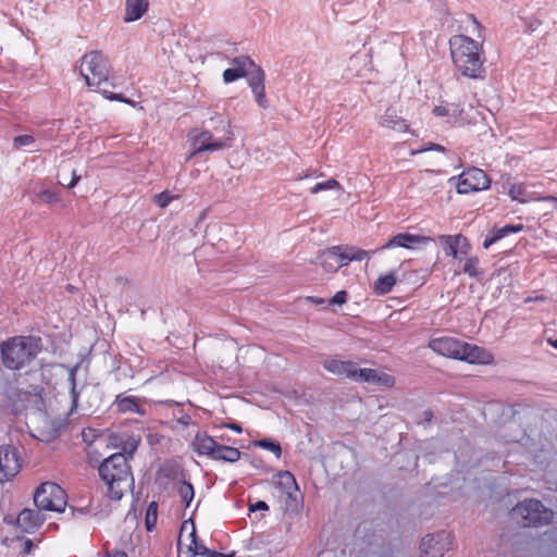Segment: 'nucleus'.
I'll return each instance as SVG.
<instances>
[{"instance_id": "6e6552de", "label": "nucleus", "mask_w": 557, "mask_h": 557, "mask_svg": "<svg viewBox=\"0 0 557 557\" xmlns=\"http://www.w3.org/2000/svg\"><path fill=\"white\" fill-rule=\"evenodd\" d=\"M491 181L486 173L478 168H471L463 171L457 183V191L459 194H470L487 189Z\"/></svg>"}, {"instance_id": "f03ea898", "label": "nucleus", "mask_w": 557, "mask_h": 557, "mask_svg": "<svg viewBox=\"0 0 557 557\" xmlns=\"http://www.w3.org/2000/svg\"><path fill=\"white\" fill-rule=\"evenodd\" d=\"M42 350L41 338L30 335H16L0 345L1 362L11 371H20L29 366Z\"/></svg>"}, {"instance_id": "6ab92c4d", "label": "nucleus", "mask_w": 557, "mask_h": 557, "mask_svg": "<svg viewBox=\"0 0 557 557\" xmlns=\"http://www.w3.org/2000/svg\"><path fill=\"white\" fill-rule=\"evenodd\" d=\"M354 364L352 361H344L338 359H326L323 362V368L341 377L350 379L352 376L354 371Z\"/></svg>"}, {"instance_id": "0eeeda50", "label": "nucleus", "mask_w": 557, "mask_h": 557, "mask_svg": "<svg viewBox=\"0 0 557 557\" xmlns=\"http://www.w3.org/2000/svg\"><path fill=\"white\" fill-rule=\"evenodd\" d=\"M34 503L40 510L61 512L66 506L67 497L60 485L45 482L37 487L34 494Z\"/></svg>"}, {"instance_id": "49530a36", "label": "nucleus", "mask_w": 557, "mask_h": 557, "mask_svg": "<svg viewBox=\"0 0 557 557\" xmlns=\"http://www.w3.org/2000/svg\"><path fill=\"white\" fill-rule=\"evenodd\" d=\"M94 433L95 431L91 429H87L82 432L84 442L89 446H91L94 442H103L102 436L95 435Z\"/></svg>"}, {"instance_id": "0e129e2a", "label": "nucleus", "mask_w": 557, "mask_h": 557, "mask_svg": "<svg viewBox=\"0 0 557 557\" xmlns=\"http://www.w3.org/2000/svg\"><path fill=\"white\" fill-rule=\"evenodd\" d=\"M190 420V417L189 416H185L182 420L183 423L187 424Z\"/></svg>"}, {"instance_id": "de8ad7c7", "label": "nucleus", "mask_w": 557, "mask_h": 557, "mask_svg": "<svg viewBox=\"0 0 557 557\" xmlns=\"http://www.w3.org/2000/svg\"><path fill=\"white\" fill-rule=\"evenodd\" d=\"M348 294L346 290L337 292L330 300V305H344L347 301Z\"/></svg>"}, {"instance_id": "a19ab883", "label": "nucleus", "mask_w": 557, "mask_h": 557, "mask_svg": "<svg viewBox=\"0 0 557 557\" xmlns=\"http://www.w3.org/2000/svg\"><path fill=\"white\" fill-rule=\"evenodd\" d=\"M102 95L106 99L110 100V101H119V102H124V103H127L132 107H135V101L131 100V99H127L125 98L122 94H115V92H112V91H109V90H103L102 91Z\"/></svg>"}, {"instance_id": "2eb2a0df", "label": "nucleus", "mask_w": 557, "mask_h": 557, "mask_svg": "<svg viewBox=\"0 0 557 557\" xmlns=\"http://www.w3.org/2000/svg\"><path fill=\"white\" fill-rule=\"evenodd\" d=\"M45 521V517L38 509L26 508L22 510L16 519V527L24 533L36 532Z\"/></svg>"}, {"instance_id": "680f3d73", "label": "nucleus", "mask_w": 557, "mask_h": 557, "mask_svg": "<svg viewBox=\"0 0 557 557\" xmlns=\"http://www.w3.org/2000/svg\"><path fill=\"white\" fill-rule=\"evenodd\" d=\"M32 546H33L32 541H30V540H27V541L25 542V547H24L23 552H24V553H26V554H27V553H29V552H30Z\"/></svg>"}, {"instance_id": "4468645a", "label": "nucleus", "mask_w": 557, "mask_h": 557, "mask_svg": "<svg viewBox=\"0 0 557 557\" xmlns=\"http://www.w3.org/2000/svg\"><path fill=\"white\" fill-rule=\"evenodd\" d=\"M461 356L459 360L466 361L471 364H492L494 356L485 348L478 345L468 344L462 342Z\"/></svg>"}, {"instance_id": "7ed1b4c3", "label": "nucleus", "mask_w": 557, "mask_h": 557, "mask_svg": "<svg viewBox=\"0 0 557 557\" xmlns=\"http://www.w3.org/2000/svg\"><path fill=\"white\" fill-rule=\"evenodd\" d=\"M99 475L107 485L108 496L114 500H120L124 493L134 485L131 467L123 453H116L106 458L99 467Z\"/></svg>"}, {"instance_id": "dca6fc26", "label": "nucleus", "mask_w": 557, "mask_h": 557, "mask_svg": "<svg viewBox=\"0 0 557 557\" xmlns=\"http://www.w3.org/2000/svg\"><path fill=\"white\" fill-rule=\"evenodd\" d=\"M430 240L429 237L409 234V233H399L393 236L385 245L380 247V250L391 249V248H406L413 249L417 245L425 244Z\"/></svg>"}, {"instance_id": "c85d7f7f", "label": "nucleus", "mask_w": 557, "mask_h": 557, "mask_svg": "<svg viewBox=\"0 0 557 557\" xmlns=\"http://www.w3.org/2000/svg\"><path fill=\"white\" fill-rule=\"evenodd\" d=\"M369 383L384 387H393L395 385V377L388 373L373 369Z\"/></svg>"}, {"instance_id": "1a4fd4ad", "label": "nucleus", "mask_w": 557, "mask_h": 557, "mask_svg": "<svg viewBox=\"0 0 557 557\" xmlns=\"http://www.w3.org/2000/svg\"><path fill=\"white\" fill-rule=\"evenodd\" d=\"M23 460L16 448L0 446V483L11 481L22 469Z\"/></svg>"}, {"instance_id": "a211bd4d", "label": "nucleus", "mask_w": 557, "mask_h": 557, "mask_svg": "<svg viewBox=\"0 0 557 557\" xmlns=\"http://www.w3.org/2000/svg\"><path fill=\"white\" fill-rule=\"evenodd\" d=\"M216 443L218 442L206 432H198L191 442V447L199 456H207L210 458L214 453Z\"/></svg>"}, {"instance_id": "4d7b16f0", "label": "nucleus", "mask_w": 557, "mask_h": 557, "mask_svg": "<svg viewBox=\"0 0 557 557\" xmlns=\"http://www.w3.org/2000/svg\"><path fill=\"white\" fill-rule=\"evenodd\" d=\"M106 557H128L124 552L115 550L108 553Z\"/></svg>"}, {"instance_id": "20e7f679", "label": "nucleus", "mask_w": 557, "mask_h": 557, "mask_svg": "<svg viewBox=\"0 0 557 557\" xmlns=\"http://www.w3.org/2000/svg\"><path fill=\"white\" fill-rule=\"evenodd\" d=\"M111 64L99 50L86 52L79 64V73L89 87H100L109 81Z\"/></svg>"}, {"instance_id": "052dcab7", "label": "nucleus", "mask_w": 557, "mask_h": 557, "mask_svg": "<svg viewBox=\"0 0 557 557\" xmlns=\"http://www.w3.org/2000/svg\"><path fill=\"white\" fill-rule=\"evenodd\" d=\"M308 300L315 305L324 304V299L320 297H308Z\"/></svg>"}, {"instance_id": "58836bf2", "label": "nucleus", "mask_w": 557, "mask_h": 557, "mask_svg": "<svg viewBox=\"0 0 557 557\" xmlns=\"http://www.w3.org/2000/svg\"><path fill=\"white\" fill-rule=\"evenodd\" d=\"M335 188L339 189L341 188V184L335 178H330V180H327L325 182L317 183L311 188V194H318V193L323 191V190L335 189Z\"/></svg>"}, {"instance_id": "39448f33", "label": "nucleus", "mask_w": 557, "mask_h": 557, "mask_svg": "<svg viewBox=\"0 0 557 557\" xmlns=\"http://www.w3.org/2000/svg\"><path fill=\"white\" fill-rule=\"evenodd\" d=\"M233 67L240 69L247 73L248 85L259 107L267 109L269 101L265 96V74L261 66L248 55H238L231 60Z\"/></svg>"}, {"instance_id": "37998d69", "label": "nucleus", "mask_w": 557, "mask_h": 557, "mask_svg": "<svg viewBox=\"0 0 557 557\" xmlns=\"http://www.w3.org/2000/svg\"><path fill=\"white\" fill-rule=\"evenodd\" d=\"M174 196H171L168 191H162L153 197V201L156 205H158L160 208L168 207L171 201L174 199Z\"/></svg>"}, {"instance_id": "603ef678", "label": "nucleus", "mask_w": 557, "mask_h": 557, "mask_svg": "<svg viewBox=\"0 0 557 557\" xmlns=\"http://www.w3.org/2000/svg\"><path fill=\"white\" fill-rule=\"evenodd\" d=\"M249 509H250V511L269 510V506L265 502L258 500L257 503L250 505Z\"/></svg>"}, {"instance_id": "9b49d317", "label": "nucleus", "mask_w": 557, "mask_h": 557, "mask_svg": "<svg viewBox=\"0 0 557 557\" xmlns=\"http://www.w3.org/2000/svg\"><path fill=\"white\" fill-rule=\"evenodd\" d=\"M428 347L437 355L459 360L462 341L449 336L435 337L429 341Z\"/></svg>"}, {"instance_id": "e433bc0d", "label": "nucleus", "mask_w": 557, "mask_h": 557, "mask_svg": "<svg viewBox=\"0 0 557 557\" xmlns=\"http://www.w3.org/2000/svg\"><path fill=\"white\" fill-rule=\"evenodd\" d=\"M372 370L373 369L358 368L357 363H355L351 380L360 383H369Z\"/></svg>"}, {"instance_id": "a18cd8bd", "label": "nucleus", "mask_w": 557, "mask_h": 557, "mask_svg": "<svg viewBox=\"0 0 557 557\" xmlns=\"http://www.w3.org/2000/svg\"><path fill=\"white\" fill-rule=\"evenodd\" d=\"M348 250L351 261H361L369 255L367 250L354 246H348Z\"/></svg>"}, {"instance_id": "09e8293b", "label": "nucleus", "mask_w": 557, "mask_h": 557, "mask_svg": "<svg viewBox=\"0 0 557 557\" xmlns=\"http://www.w3.org/2000/svg\"><path fill=\"white\" fill-rule=\"evenodd\" d=\"M187 540L189 541V543L187 544V547L194 546L195 548H201V546H203L202 544L197 542L196 530H195V527L193 523H191V530L187 535Z\"/></svg>"}, {"instance_id": "5fc2aeb1", "label": "nucleus", "mask_w": 557, "mask_h": 557, "mask_svg": "<svg viewBox=\"0 0 557 557\" xmlns=\"http://www.w3.org/2000/svg\"><path fill=\"white\" fill-rule=\"evenodd\" d=\"M79 180H81V175H78L75 171H73L72 180L66 186L69 188H73L74 186H76V184L79 182Z\"/></svg>"}, {"instance_id": "c756f323", "label": "nucleus", "mask_w": 557, "mask_h": 557, "mask_svg": "<svg viewBox=\"0 0 557 557\" xmlns=\"http://www.w3.org/2000/svg\"><path fill=\"white\" fill-rule=\"evenodd\" d=\"M276 484L289 494L292 487L297 488L295 476L289 471H281L276 474Z\"/></svg>"}, {"instance_id": "2f4dec72", "label": "nucleus", "mask_w": 557, "mask_h": 557, "mask_svg": "<svg viewBox=\"0 0 557 557\" xmlns=\"http://www.w3.org/2000/svg\"><path fill=\"white\" fill-rule=\"evenodd\" d=\"M330 249H331V252L336 255L335 261H337L339 269L342 267L347 265L349 262H351L348 246L337 245V246L330 247Z\"/></svg>"}, {"instance_id": "b1692460", "label": "nucleus", "mask_w": 557, "mask_h": 557, "mask_svg": "<svg viewBox=\"0 0 557 557\" xmlns=\"http://www.w3.org/2000/svg\"><path fill=\"white\" fill-rule=\"evenodd\" d=\"M397 282L393 272L380 275L373 284V293L379 296L388 294Z\"/></svg>"}, {"instance_id": "f3484780", "label": "nucleus", "mask_w": 557, "mask_h": 557, "mask_svg": "<svg viewBox=\"0 0 557 557\" xmlns=\"http://www.w3.org/2000/svg\"><path fill=\"white\" fill-rule=\"evenodd\" d=\"M379 125L398 133H408L410 131L408 122L392 107H388L380 116Z\"/></svg>"}, {"instance_id": "8fccbe9b", "label": "nucleus", "mask_w": 557, "mask_h": 557, "mask_svg": "<svg viewBox=\"0 0 557 557\" xmlns=\"http://www.w3.org/2000/svg\"><path fill=\"white\" fill-rule=\"evenodd\" d=\"M430 150L444 152L445 148L442 145H438V144H430L428 147H423V148H421V149H419L417 151H412V154L424 152V151H430Z\"/></svg>"}, {"instance_id": "c03bdc74", "label": "nucleus", "mask_w": 557, "mask_h": 557, "mask_svg": "<svg viewBox=\"0 0 557 557\" xmlns=\"http://www.w3.org/2000/svg\"><path fill=\"white\" fill-rule=\"evenodd\" d=\"M39 198L47 203H54L60 200V195L55 191L45 189L38 194Z\"/></svg>"}, {"instance_id": "338daca9", "label": "nucleus", "mask_w": 557, "mask_h": 557, "mask_svg": "<svg viewBox=\"0 0 557 557\" xmlns=\"http://www.w3.org/2000/svg\"><path fill=\"white\" fill-rule=\"evenodd\" d=\"M413 274H417V271H411L410 272V276L413 275Z\"/></svg>"}, {"instance_id": "cd10ccee", "label": "nucleus", "mask_w": 557, "mask_h": 557, "mask_svg": "<svg viewBox=\"0 0 557 557\" xmlns=\"http://www.w3.org/2000/svg\"><path fill=\"white\" fill-rule=\"evenodd\" d=\"M335 256L336 255L331 252L330 248L325 249L319 256L320 264L325 272L335 273L339 269L337 261H335Z\"/></svg>"}, {"instance_id": "72a5a7b5", "label": "nucleus", "mask_w": 557, "mask_h": 557, "mask_svg": "<svg viewBox=\"0 0 557 557\" xmlns=\"http://www.w3.org/2000/svg\"><path fill=\"white\" fill-rule=\"evenodd\" d=\"M186 554L188 557H196V556L224 557L223 554L218 553L215 550H211V549L207 548L206 546H201V548H195L194 546H188Z\"/></svg>"}, {"instance_id": "c9c22d12", "label": "nucleus", "mask_w": 557, "mask_h": 557, "mask_svg": "<svg viewBox=\"0 0 557 557\" xmlns=\"http://www.w3.org/2000/svg\"><path fill=\"white\" fill-rule=\"evenodd\" d=\"M222 76H223V82L225 84L233 83V82H235L239 78H244V77L248 78L246 72H243L240 69H236V67H230V69L224 70Z\"/></svg>"}, {"instance_id": "ddd939ff", "label": "nucleus", "mask_w": 557, "mask_h": 557, "mask_svg": "<svg viewBox=\"0 0 557 557\" xmlns=\"http://www.w3.org/2000/svg\"><path fill=\"white\" fill-rule=\"evenodd\" d=\"M191 145L194 151L190 153L189 158L205 151L221 150L225 147V140L215 139L210 131H202L191 137Z\"/></svg>"}, {"instance_id": "79ce46f5", "label": "nucleus", "mask_w": 557, "mask_h": 557, "mask_svg": "<svg viewBox=\"0 0 557 557\" xmlns=\"http://www.w3.org/2000/svg\"><path fill=\"white\" fill-rule=\"evenodd\" d=\"M35 143V138L32 135H18L13 139V147L21 149L22 147L29 146Z\"/></svg>"}, {"instance_id": "412c9836", "label": "nucleus", "mask_w": 557, "mask_h": 557, "mask_svg": "<svg viewBox=\"0 0 557 557\" xmlns=\"http://www.w3.org/2000/svg\"><path fill=\"white\" fill-rule=\"evenodd\" d=\"M116 411L120 413H138L143 416L145 411L141 409V406L138 403V399L135 396H123L117 395L114 404Z\"/></svg>"}, {"instance_id": "5701e85b", "label": "nucleus", "mask_w": 557, "mask_h": 557, "mask_svg": "<svg viewBox=\"0 0 557 557\" xmlns=\"http://www.w3.org/2000/svg\"><path fill=\"white\" fill-rule=\"evenodd\" d=\"M242 453L239 449L216 443L211 459L225 462H236L239 460Z\"/></svg>"}, {"instance_id": "f704fd0d", "label": "nucleus", "mask_w": 557, "mask_h": 557, "mask_svg": "<svg viewBox=\"0 0 557 557\" xmlns=\"http://www.w3.org/2000/svg\"><path fill=\"white\" fill-rule=\"evenodd\" d=\"M186 554L188 557H196V556L224 557L223 554L218 553L215 550H211V549L207 548L206 546H201V548H195L194 546H188Z\"/></svg>"}, {"instance_id": "aec40b11", "label": "nucleus", "mask_w": 557, "mask_h": 557, "mask_svg": "<svg viewBox=\"0 0 557 557\" xmlns=\"http://www.w3.org/2000/svg\"><path fill=\"white\" fill-rule=\"evenodd\" d=\"M524 225L523 224H517V225H505L502 227H494L491 232L490 236H486L483 242V247L485 249L490 248L492 245L500 240L502 238L508 236L511 233H519L523 231Z\"/></svg>"}, {"instance_id": "9d476101", "label": "nucleus", "mask_w": 557, "mask_h": 557, "mask_svg": "<svg viewBox=\"0 0 557 557\" xmlns=\"http://www.w3.org/2000/svg\"><path fill=\"white\" fill-rule=\"evenodd\" d=\"M450 546V533L442 531L436 534H428L421 541V557H443Z\"/></svg>"}, {"instance_id": "423d86ee", "label": "nucleus", "mask_w": 557, "mask_h": 557, "mask_svg": "<svg viewBox=\"0 0 557 557\" xmlns=\"http://www.w3.org/2000/svg\"><path fill=\"white\" fill-rule=\"evenodd\" d=\"M511 518L522 527H540L548 524L554 516V512L536 499H527L510 511Z\"/></svg>"}, {"instance_id": "864d4df0", "label": "nucleus", "mask_w": 557, "mask_h": 557, "mask_svg": "<svg viewBox=\"0 0 557 557\" xmlns=\"http://www.w3.org/2000/svg\"><path fill=\"white\" fill-rule=\"evenodd\" d=\"M433 113H434V115L442 117V116H446V115H448L449 110H448V108H447V107H445V106H436V107L433 109Z\"/></svg>"}, {"instance_id": "13d9d810", "label": "nucleus", "mask_w": 557, "mask_h": 557, "mask_svg": "<svg viewBox=\"0 0 557 557\" xmlns=\"http://www.w3.org/2000/svg\"><path fill=\"white\" fill-rule=\"evenodd\" d=\"M224 127H226V132H227V135H228L226 139H227V140H232V139H233V132H232V129H231V123H230V121H226V122H225Z\"/></svg>"}, {"instance_id": "473e14b6", "label": "nucleus", "mask_w": 557, "mask_h": 557, "mask_svg": "<svg viewBox=\"0 0 557 557\" xmlns=\"http://www.w3.org/2000/svg\"><path fill=\"white\" fill-rule=\"evenodd\" d=\"M256 446L270 450L275 455L276 458H280L282 455V447L278 442H275L271 438H263L256 442Z\"/></svg>"}, {"instance_id": "4be33fe9", "label": "nucleus", "mask_w": 557, "mask_h": 557, "mask_svg": "<svg viewBox=\"0 0 557 557\" xmlns=\"http://www.w3.org/2000/svg\"><path fill=\"white\" fill-rule=\"evenodd\" d=\"M148 10L147 0H126L125 2V22L139 20Z\"/></svg>"}, {"instance_id": "393cba45", "label": "nucleus", "mask_w": 557, "mask_h": 557, "mask_svg": "<svg viewBox=\"0 0 557 557\" xmlns=\"http://www.w3.org/2000/svg\"><path fill=\"white\" fill-rule=\"evenodd\" d=\"M159 476L168 481H180L185 479L186 473L184 469L176 462H165L159 469Z\"/></svg>"}, {"instance_id": "f257e3e1", "label": "nucleus", "mask_w": 557, "mask_h": 557, "mask_svg": "<svg viewBox=\"0 0 557 557\" xmlns=\"http://www.w3.org/2000/svg\"><path fill=\"white\" fill-rule=\"evenodd\" d=\"M471 24V33L479 40L465 34L453 35L448 40L449 52L455 72L458 76L469 79L485 77L484 27L473 14L467 16Z\"/></svg>"}, {"instance_id": "6e6d98bb", "label": "nucleus", "mask_w": 557, "mask_h": 557, "mask_svg": "<svg viewBox=\"0 0 557 557\" xmlns=\"http://www.w3.org/2000/svg\"><path fill=\"white\" fill-rule=\"evenodd\" d=\"M225 426L227 429H230V430L235 431L236 433H242L243 432V429H242V426L238 423L232 422V423L225 424Z\"/></svg>"}, {"instance_id": "4c0bfd02", "label": "nucleus", "mask_w": 557, "mask_h": 557, "mask_svg": "<svg viewBox=\"0 0 557 557\" xmlns=\"http://www.w3.org/2000/svg\"><path fill=\"white\" fill-rule=\"evenodd\" d=\"M508 195L511 200H518L520 202H524L525 199L523 197L525 195V186L521 183L512 184L509 187Z\"/></svg>"}, {"instance_id": "69168bd1", "label": "nucleus", "mask_w": 557, "mask_h": 557, "mask_svg": "<svg viewBox=\"0 0 557 557\" xmlns=\"http://www.w3.org/2000/svg\"><path fill=\"white\" fill-rule=\"evenodd\" d=\"M425 416H426V420L429 421L432 417V412L431 411H425Z\"/></svg>"}, {"instance_id": "e2e57ef3", "label": "nucleus", "mask_w": 557, "mask_h": 557, "mask_svg": "<svg viewBox=\"0 0 557 557\" xmlns=\"http://www.w3.org/2000/svg\"><path fill=\"white\" fill-rule=\"evenodd\" d=\"M548 343L550 346H553L554 348H557V339H553V338H549L548 339Z\"/></svg>"}, {"instance_id": "f8f14e48", "label": "nucleus", "mask_w": 557, "mask_h": 557, "mask_svg": "<svg viewBox=\"0 0 557 557\" xmlns=\"http://www.w3.org/2000/svg\"><path fill=\"white\" fill-rule=\"evenodd\" d=\"M438 240L443 245L445 255L454 259H461L463 256H467L471 249L469 240L461 234L441 235L438 236Z\"/></svg>"}, {"instance_id": "bb28decb", "label": "nucleus", "mask_w": 557, "mask_h": 557, "mask_svg": "<svg viewBox=\"0 0 557 557\" xmlns=\"http://www.w3.org/2000/svg\"><path fill=\"white\" fill-rule=\"evenodd\" d=\"M175 492L181 498L185 508H188L195 497V490L193 484L186 479L180 480L175 485Z\"/></svg>"}, {"instance_id": "a878e982", "label": "nucleus", "mask_w": 557, "mask_h": 557, "mask_svg": "<svg viewBox=\"0 0 557 557\" xmlns=\"http://www.w3.org/2000/svg\"><path fill=\"white\" fill-rule=\"evenodd\" d=\"M110 444L114 447H122L125 454L133 455L137 447V442L127 434H112L110 435Z\"/></svg>"}, {"instance_id": "ea45409f", "label": "nucleus", "mask_w": 557, "mask_h": 557, "mask_svg": "<svg viewBox=\"0 0 557 557\" xmlns=\"http://www.w3.org/2000/svg\"><path fill=\"white\" fill-rule=\"evenodd\" d=\"M157 523V505L151 503L146 513V529L152 531Z\"/></svg>"}, {"instance_id": "7c9ffc66", "label": "nucleus", "mask_w": 557, "mask_h": 557, "mask_svg": "<svg viewBox=\"0 0 557 557\" xmlns=\"http://www.w3.org/2000/svg\"><path fill=\"white\" fill-rule=\"evenodd\" d=\"M462 272L470 277H479L482 274L479 258L476 256L467 258L462 267Z\"/></svg>"}, {"instance_id": "bf43d9fd", "label": "nucleus", "mask_w": 557, "mask_h": 557, "mask_svg": "<svg viewBox=\"0 0 557 557\" xmlns=\"http://www.w3.org/2000/svg\"><path fill=\"white\" fill-rule=\"evenodd\" d=\"M187 522L188 521H184L183 524H182V528H181V533H180V537H178V546L182 545V542H183V533L184 531L186 530L187 528Z\"/></svg>"}, {"instance_id": "3c124183", "label": "nucleus", "mask_w": 557, "mask_h": 557, "mask_svg": "<svg viewBox=\"0 0 557 557\" xmlns=\"http://www.w3.org/2000/svg\"><path fill=\"white\" fill-rule=\"evenodd\" d=\"M114 284L120 288H124L131 284V280L126 276L117 275L114 277Z\"/></svg>"}]
</instances>
